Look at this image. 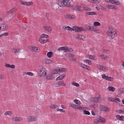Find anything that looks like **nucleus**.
I'll return each instance as SVG.
<instances>
[{
	"label": "nucleus",
	"mask_w": 124,
	"mask_h": 124,
	"mask_svg": "<svg viewBox=\"0 0 124 124\" xmlns=\"http://www.w3.org/2000/svg\"><path fill=\"white\" fill-rule=\"evenodd\" d=\"M98 68L102 70H103L106 71V70H107V69H106L107 67L105 66H103L99 65Z\"/></svg>",
	"instance_id": "23"
},
{
	"label": "nucleus",
	"mask_w": 124,
	"mask_h": 124,
	"mask_svg": "<svg viewBox=\"0 0 124 124\" xmlns=\"http://www.w3.org/2000/svg\"><path fill=\"white\" fill-rule=\"evenodd\" d=\"M59 70V72H62L64 71L65 70V69L63 68H61V69H58Z\"/></svg>",
	"instance_id": "49"
},
{
	"label": "nucleus",
	"mask_w": 124,
	"mask_h": 124,
	"mask_svg": "<svg viewBox=\"0 0 124 124\" xmlns=\"http://www.w3.org/2000/svg\"><path fill=\"white\" fill-rule=\"evenodd\" d=\"M100 109L101 110L106 112L108 111L109 110V108L102 105H100Z\"/></svg>",
	"instance_id": "8"
},
{
	"label": "nucleus",
	"mask_w": 124,
	"mask_h": 124,
	"mask_svg": "<svg viewBox=\"0 0 124 124\" xmlns=\"http://www.w3.org/2000/svg\"><path fill=\"white\" fill-rule=\"evenodd\" d=\"M124 88H120L119 90V91L121 93H123Z\"/></svg>",
	"instance_id": "57"
},
{
	"label": "nucleus",
	"mask_w": 124,
	"mask_h": 124,
	"mask_svg": "<svg viewBox=\"0 0 124 124\" xmlns=\"http://www.w3.org/2000/svg\"><path fill=\"white\" fill-rule=\"evenodd\" d=\"M83 108V107L80 106H78L77 105L76 109H77L79 110H82Z\"/></svg>",
	"instance_id": "47"
},
{
	"label": "nucleus",
	"mask_w": 124,
	"mask_h": 124,
	"mask_svg": "<svg viewBox=\"0 0 124 124\" xmlns=\"http://www.w3.org/2000/svg\"><path fill=\"white\" fill-rule=\"evenodd\" d=\"M48 36L46 34H43L40 36V38H48Z\"/></svg>",
	"instance_id": "34"
},
{
	"label": "nucleus",
	"mask_w": 124,
	"mask_h": 124,
	"mask_svg": "<svg viewBox=\"0 0 124 124\" xmlns=\"http://www.w3.org/2000/svg\"><path fill=\"white\" fill-rule=\"evenodd\" d=\"M57 3L58 5L61 7H63L64 6H65L66 3H65L64 1L63 0L62 1H58L57 2Z\"/></svg>",
	"instance_id": "9"
},
{
	"label": "nucleus",
	"mask_w": 124,
	"mask_h": 124,
	"mask_svg": "<svg viewBox=\"0 0 124 124\" xmlns=\"http://www.w3.org/2000/svg\"><path fill=\"white\" fill-rule=\"evenodd\" d=\"M57 111H60L61 112H65V111L62 109H57Z\"/></svg>",
	"instance_id": "55"
},
{
	"label": "nucleus",
	"mask_w": 124,
	"mask_h": 124,
	"mask_svg": "<svg viewBox=\"0 0 124 124\" xmlns=\"http://www.w3.org/2000/svg\"><path fill=\"white\" fill-rule=\"evenodd\" d=\"M64 1L65 3H66L65 6L67 7H71L72 5H71L70 1L72 0H63Z\"/></svg>",
	"instance_id": "4"
},
{
	"label": "nucleus",
	"mask_w": 124,
	"mask_h": 124,
	"mask_svg": "<svg viewBox=\"0 0 124 124\" xmlns=\"http://www.w3.org/2000/svg\"><path fill=\"white\" fill-rule=\"evenodd\" d=\"M73 51V49L72 48H69L66 47V50L65 52H71Z\"/></svg>",
	"instance_id": "30"
},
{
	"label": "nucleus",
	"mask_w": 124,
	"mask_h": 124,
	"mask_svg": "<svg viewBox=\"0 0 124 124\" xmlns=\"http://www.w3.org/2000/svg\"><path fill=\"white\" fill-rule=\"evenodd\" d=\"M36 118L33 116H29L28 117V122H33L36 120Z\"/></svg>",
	"instance_id": "6"
},
{
	"label": "nucleus",
	"mask_w": 124,
	"mask_h": 124,
	"mask_svg": "<svg viewBox=\"0 0 124 124\" xmlns=\"http://www.w3.org/2000/svg\"><path fill=\"white\" fill-rule=\"evenodd\" d=\"M74 10H77L79 11H81V9L80 8H81V6H75V7H73Z\"/></svg>",
	"instance_id": "17"
},
{
	"label": "nucleus",
	"mask_w": 124,
	"mask_h": 124,
	"mask_svg": "<svg viewBox=\"0 0 124 124\" xmlns=\"http://www.w3.org/2000/svg\"><path fill=\"white\" fill-rule=\"evenodd\" d=\"M103 59L106 60L107 58V56L102 54H101L99 55Z\"/></svg>",
	"instance_id": "21"
},
{
	"label": "nucleus",
	"mask_w": 124,
	"mask_h": 124,
	"mask_svg": "<svg viewBox=\"0 0 124 124\" xmlns=\"http://www.w3.org/2000/svg\"><path fill=\"white\" fill-rule=\"evenodd\" d=\"M74 29L75 31L78 32H80L82 31H85L86 30L84 28L77 26H75Z\"/></svg>",
	"instance_id": "3"
},
{
	"label": "nucleus",
	"mask_w": 124,
	"mask_h": 124,
	"mask_svg": "<svg viewBox=\"0 0 124 124\" xmlns=\"http://www.w3.org/2000/svg\"><path fill=\"white\" fill-rule=\"evenodd\" d=\"M53 53L52 52H48L47 54V56L49 58L51 57L53 55Z\"/></svg>",
	"instance_id": "31"
},
{
	"label": "nucleus",
	"mask_w": 124,
	"mask_h": 124,
	"mask_svg": "<svg viewBox=\"0 0 124 124\" xmlns=\"http://www.w3.org/2000/svg\"><path fill=\"white\" fill-rule=\"evenodd\" d=\"M46 78L48 79H54V77L51 75L48 74L46 76Z\"/></svg>",
	"instance_id": "24"
},
{
	"label": "nucleus",
	"mask_w": 124,
	"mask_h": 124,
	"mask_svg": "<svg viewBox=\"0 0 124 124\" xmlns=\"http://www.w3.org/2000/svg\"><path fill=\"white\" fill-rule=\"evenodd\" d=\"M20 117H14L13 118V119H12L13 120H14L15 121H20Z\"/></svg>",
	"instance_id": "37"
},
{
	"label": "nucleus",
	"mask_w": 124,
	"mask_h": 124,
	"mask_svg": "<svg viewBox=\"0 0 124 124\" xmlns=\"http://www.w3.org/2000/svg\"><path fill=\"white\" fill-rule=\"evenodd\" d=\"M116 112L119 113H124V110L119 109L117 110Z\"/></svg>",
	"instance_id": "46"
},
{
	"label": "nucleus",
	"mask_w": 124,
	"mask_h": 124,
	"mask_svg": "<svg viewBox=\"0 0 124 124\" xmlns=\"http://www.w3.org/2000/svg\"><path fill=\"white\" fill-rule=\"evenodd\" d=\"M44 28L48 32H51L52 31V29L51 27L50 26H44Z\"/></svg>",
	"instance_id": "15"
},
{
	"label": "nucleus",
	"mask_w": 124,
	"mask_h": 124,
	"mask_svg": "<svg viewBox=\"0 0 124 124\" xmlns=\"http://www.w3.org/2000/svg\"><path fill=\"white\" fill-rule=\"evenodd\" d=\"M88 56L89 59H91L95 60L96 59V56H92L90 54L88 55Z\"/></svg>",
	"instance_id": "28"
},
{
	"label": "nucleus",
	"mask_w": 124,
	"mask_h": 124,
	"mask_svg": "<svg viewBox=\"0 0 124 124\" xmlns=\"http://www.w3.org/2000/svg\"><path fill=\"white\" fill-rule=\"evenodd\" d=\"M72 85L75 86L77 87H79V85L78 83H76L75 82H73L72 83Z\"/></svg>",
	"instance_id": "39"
},
{
	"label": "nucleus",
	"mask_w": 124,
	"mask_h": 124,
	"mask_svg": "<svg viewBox=\"0 0 124 124\" xmlns=\"http://www.w3.org/2000/svg\"><path fill=\"white\" fill-rule=\"evenodd\" d=\"M42 38H40L39 39V41L41 43H44L47 42L48 41V40L47 39H42Z\"/></svg>",
	"instance_id": "16"
},
{
	"label": "nucleus",
	"mask_w": 124,
	"mask_h": 124,
	"mask_svg": "<svg viewBox=\"0 0 124 124\" xmlns=\"http://www.w3.org/2000/svg\"><path fill=\"white\" fill-rule=\"evenodd\" d=\"M79 66L82 68L87 70H89L88 68H87V66L85 64L81 63L79 64Z\"/></svg>",
	"instance_id": "13"
},
{
	"label": "nucleus",
	"mask_w": 124,
	"mask_h": 124,
	"mask_svg": "<svg viewBox=\"0 0 124 124\" xmlns=\"http://www.w3.org/2000/svg\"><path fill=\"white\" fill-rule=\"evenodd\" d=\"M108 89L109 91H110L112 92H114L115 90V88L112 86H109L108 87Z\"/></svg>",
	"instance_id": "26"
},
{
	"label": "nucleus",
	"mask_w": 124,
	"mask_h": 124,
	"mask_svg": "<svg viewBox=\"0 0 124 124\" xmlns=\"http://www.w3.org/2000/svg\"><path fill=\"white\" fill-rule=\"evenodd\" d=\"M7 25L5 24H1V26L0 27V28H2V30H6L7 28Z\"/></svg>",
	"instance_id": "19"
},
{
	"label": "nucleus",
	"mask_w": 124,
	"mask_h": 124,
	"mask_svg": "<svg viewBox=\"0 0 124 124\" xmlns=\"http://www.w3.org/2000/svg\"><path fill=\"white\" fill-rule=\"evenodd\" d=\"M2 37L3 36H7L8 35V32H5L2 34H1Z\"/></svg>",
	"instance_id": "51"
},
{
	"label": "nucleus",
	"mask_w": 124,
	"mask_h": 124,
	"mask_svg": "<svg viewBox=\"0 0 124 124\" xmlns=\"http://www.w3.org/2000/svg\"><path fill=\"white\" fill-rule=\"evenodd\" d=\"M93 29H94V30H93V31H94L96 33H99V30H98L95 29L94 28H93Z\"/></svg>",
	"instance_id": "53"
},
{
	"label": "nucleus",
	"mask_w": 124,
	"mask_h": 124,
	"mask_svg": "<svg viewBox=\"0 0 124 124\" xmlns=\"http://www.w3.org/2000/svg\"><path fill=\"white\" fill-rule=\"evenodd\" d=\"M102 78L103 79H104L108 81H111L113 79L112 78L109 77L108 76H106L104 74L102 75Z\"/></svg>",
	"instance_id": "7"
},
{
	"label": "nucleus",
	"mask_w": 124,
	"mask_h": 124,
	"mask_svg": "<svg viewBox=\"0 0 124 124\" xmlns=\"http://www.w3.org/2000/svg\"><path fill=\"white\" fill-rule=\"evenodd\" d=\"M116 34V32L113 31H108L107 32V34L109 38L111 40H112L114 38L115 35Z\"/></svg>",
	"instance_id": "1"
},
{
	"label": "nucleus",
	"mask_w": 124,
	"mask_h": 124,
	"mask_svg": "<svg viewBox=\"0 0 124 124\" xmlns=\"http://www.w3.org/2000/svg\"><path fill=\"white\" fill-rule=\"evenodd\" d=\"M107 7L108 8L113 9L115 10L118 9L117 7L116 6L109 4L107 5Z\"/></svg>",
	"instance_id": "11"
},
{
	"label": "nucleus",
	"mask_w": 124,
	"mask_h": 124,
	"mask_svg": "<svg viewBox=\"0 0 124 124\" xmlns=\"http://www.w3.org/2000/svg\"><path fill=\"white\" fill-rule=\"evenodd\" d=\"M121 117V116L119 115H117L116 116V117L117 118V119L119 120H120L123 121V119H122V118Z\"/></svg>",
	"instance_id": "33"
},
{
	"label": "nucleus",
	"mask_w": 124,
	"mask_h": 124,
	"mask_svg": "<svg viewBox=\"0 0 124 124\" xmlns=\"http://www.w3.org/2000/svg\"><path fill=\"white\" fill-rule=\"evenodd\" d=\"M20 4H21L26 5V6H30L32 4V2H24L22 1H20Z\"/></svg>",
	"instance_id": "5"
},
{
	"label": "nucleus",
	"mask_w": 124,
	"mask_h": 124,
	"mask_svg": "<svg viewBox=\"0 0 124 124\" xmlns=\"http://www.w3.org/2000/svg\"><path fill=\"white\" fill-rule=\"evenodd\" d=\"M108 99L110 101L114 102H115V99L112 97H108Z\"/></svg>",
	"instance_id": "42"
},
{
	"label": "nucleus",
	"mask_w": 124,
	"mask_h": 124,
	"mask_svg": "<svg viewBox=\"0 0 124 124\" xmlns=\"http://www.w3.org/2000/svg\"><path fill=\"white\" fill-rule=\"evenodd\" d=\"M115 4L117 5H119L120 4V2L118 1H116L115 0Z\"/></svg>",
	"instance_id": "48"
},
{
	"label": "nucleus",
	"mask_w": 124,
	"mask_h": 124,
	"mask_svg": "<svg viewBox=\"0 0 124 124\" xmlns=\"http://www.w3.org/2000/svg\"><path fill=\"white\" fill-rule=\"evenodd\" d=\"M59 70H52L51 74H58V73L59 72Z\"/></svg>",
	"instance_id": "25"
},
{
	"label": "nucleus",
	"mask_w": 124,
	"mask_h": 124,
	"mask_svg": "<svg viewBox=\"0 0 124 124\" xmlns=\"http://www.w3.org/2000/svg\"><path fill=\"white\" fill-rule=\"evenodd\" d=\"M115 102H120V99H119L116 98L115 100Z\"/></svg>",
	"instance_id": "63"
},
{
	"label": "nucleus",
	"mask_w": 124,
	"mask_h": 124,
	"mask_svg": "<svg viewBox=\"0 0 124 124\" xmlns=\"http://www.w3.org/2000/svg\"><path fill=\"white\" fill-rule=\"evenodd\" d=\"M101 24L100 23L97 22H95L93 23V25L95 26H100Z\"/></svg>",
	"instance_id": "36"
},
{
	"label": "nucleus",
	"mask_w": 124,
	"mask_h": 124,
	"mask_svg": "<svg viewBox=\"0 0 124 124\" xmlns=\"http://www.w3.org/2000/svg\"><path fill=\"white\" fill-rule=\"evenodd\" d=\"M20 49L18 48H14L12 50V52L14 53H18L19 51L20 50Z\"/></svg>",
	"instance_id": "29"
},
{
	"label": "nucleus",
	"mask_w": 124,
	"mask_h": 124,
	"mask_svg": "<svg viewBox=\"0 0 124 124\" xmlns=\"http://www.w3.org/2000/svg\"><path fill=\"white\" fill-rule=\"evenodd\" d=\"M66 47H65V46H62L58 48V50L59 51L61 50H64V52H65V51L66 50Z\"/></svg>",
	"instance_id": "32"
},
{
	"label": "nucleus",
	"mask_w": 124,
	"mask_h": 124,
	"mask_svg": "<svg viewBox=\"0 0 124 124\" xmlns=\"http://www.w3.org/2000/svg\"><path fill=\"white\" fill-rule=\"evenodd\" d=\"M103 51L104 52L106 53H108L109 52V50H106V49H104L103 50Z\"/></svg>",
	"instance_id": "61"
},
{
	"label": "nucleus",
	"mask_w": 124,
	"mask_h": 124,
	"mask_svg": "<svg viewBox=\"0 0 124 124\" xmlns=\"http://www.w3.org/2000/svg\"><path fill=\"white\" fill-rule=\"evenodd\" d=\"M55 85L56 87L59 86H60V84L59 82H58L55 84Z\"/></svg>",
	"instance_id": "64"
},
{
	"label": "nucleus",
	"mask_w": 124,
	"mask_h": 124,
	"mask_svg": "<svg viewBox=\"0 0 124 124\" xmlns=\"http://www.w3.org/2000/svg\"><path fill=\"white\" fill-rule=\"evenodd\" d=\"M74 101L76 104L78 105H80V101L77 99H75L74 100Z\"/></svg>",
	"instance_id": "38"
},
{
	"label": "nucleus",
	"mask_w": 124,
	"mask_h": 124,
	"mask_svg": "<svg viewBox=\"0 0 124 124\" xmlns=\"http://www.w3.org/2000/svg\"><path fill=\"white\" fill-rule=\"evenodd\" d=\"M74 54H72L71 53L69 54L68 55V56L69 57H74Z\"/></svg>",
	"instance_id": "62"
},
{
	"label": "nucleus",
	"mask_w": 124,
	"mask_h": 124,
	"mask_svg": "<svg viewBox=\"0 0 124 124\" xmlns=\"http://www.w3.org/2000/svg\"><path fill=\"white\" fill-rule=\"evenodd\" d=\"M85 108V107L83 108L82 109V110L83 111L84 114L85 115H89L90 114L89 112L88 111L86 110V108H85V109H84Z\"/></svg>",
	"instance_id": "18"
},
{
	"label": "nucleus",
	"mask_w": 124,
	"mask_h": 124,
	"mask_svg": "<svg viewBox=\"0 0 124 124\" xmlns=\"http://www.w3.org/2000/svg\"><path fill=\"white\" fill-rule=\"evenodd\" d=\"M16 10V9L15 8H13L12 9L9 11H8L7 13L8 14H9L13 12H14Z\"/></svg>",
	"instance_id": "41"
},
{
	"label": "nucleus",
	"mask_w": 124,
	"mask_h": 124,
	"mask_svg": "<svg viewBox=\"0 0 124 124\" xmlns=\"http://www.w3.org/2000/svg\"><path fill=\"white\" fill-rule=\"evenodd\" d=\"M85 10H86L90 11L92 10V9L91 8H88V7L85 8Z\"/></svg>",
	"instance_id": "52"
},
{
	"label": "nucleus",
	"mask_w": 124,
	"mask_h": 124,
	"mask_svg": "<svg viewBox=\"0 0 124 124\" xmlns=\"http://www.w3.org/2000/svg\"><path fill=\"white\" fill-rule=\"evenodd\" d=\"M39 74L41 76H46V73L43 70V68L40 69L39 70Z\"/></svg>",
	"instance_id": "14"
},
{
	"label": "nucleus",
	"mask_w": 124,
	"mask_h": 124,
	"mask_svg": "<svg viewBox=\"0 0 124 124\" xmlns=\"http://www.w3.org/2000/svg\"><path fill=\"white\" fill-rule=\"evenodd\" d=\"M100 97H94L91 100V101L95 102L100 103Z\"/></svg>",
	"instance_id": "10"
},
{
	"label": "nucleus",
	"mask_w": 124,
	"mask_h": 124,
	"mask_svg": "<svg viewBox=\"0 0 124 124\" xmlns=\"http://www.w3.org/2000/svg\"><path fill=\"white\" fill-rule=\"evenodd\" d=\"M86 27L88 30L90 31H93V27H91V26H86Z\"/></svg>",
	"instance_id": "22"
},
{
	"label": "nucleus",
	"mask_w": 124,
	"mask_h": 124,
	"mask_svg": "<svg viewBox=\"0 0 124 124\" xmlns=\"http://www.w3.org/2000/svg\"><path fill=\"white\" fill-rule=\"evenodd\" d=\"M11 114V113L10 111H7L5 112L4 115H9L10 116Z\"/></svg>",
	"instance_id": "44"
},
{
	"label": "nucleus",
	"mask_w": 124,
	"mask_h": 124,
	"mask_svg": "<svg viewBox=\"0 0 124 124\" xmlns=\"http://www.w3.org/2000/svg\"><path fill=\"white\" fill-rule=\"evenodd\" d=\"M52 61L50 60H46L45 62L46 64L50 63L52 62Z\"/></svg>",
	"instance_id": "43"
},
{
	"label": "nucleus",
	"mask_w": 124,
	"mask_h": 124,
	"mask_svg": "<svg viewBox=\"0 0 124 124\" xmlns=\"http://www.w3.org/2000/svg\"><path fill=\"white\" fill-rule=\"evenodd\" d=\"M106 121V120L104 118L101 116H98L97 117V119L94 121V123L97 124L99 123L100 122L103 123Z\"/></svg>",
	"instance_id": "2"
},
{
	"label": "nucleus",
	"mask_w": 124,
	"mask_h": 124,
	"mask_svg": "<svg viewBox=\"0 0 124 124\" xmlns=\"http://www.w3.org/2000/svg\"><path fill=\"white\" fill-rule=\"evenodd\" d=\"M65 76V75H60V76H59L60 77V78L61 79V80L63 78H64Z\"/></svg>",
	"instance_id": "54"
},
{
	"label": "nucleus",
	"mask_w": 124,
	"mask_h": 124,
	"mask_svg": "<svg viewBox=\"0 0 124 124\" xmlns=\"http://www.w3.org/2000/svg\"><path fill=\"white\" fill-rule=\"evenodd\" d=\"M76 106L77 105H74V104H71L70 107L72 108H74L76 109Z\"/></svg>",
	"instance_id": "50"
},
{
	"label": "nucleus",
	"mask_w": 124,
	"mask_h": 124,
	"mask_svg": "<svg viewBox=\"0 0 124 124\" xmlns=\"http://www.w3.org/2000/svg\"><path fill=\"white\" fill-rule=\"evenodd\" d=\"M71 15H67L66 16V17L70 19H72L73 18V17L72 16H72H71Z\"/></svg>",
	"instance_id": "45"
},
{
	"label": "nucleus",
	"mask_w": 124,
	"mask_h": 124,
	"mask_svg": "<svg viewBox=\"0 0 124 124\" xmlns=\"http://www.w3.org/2000/svg\"><path fill=\"white\" fill-rule=\"evenodd\" d=\"M58 106L56 105H54L51 104L50 106V107L52 108H57Z\"/></svg>",
	"instance_id": "40"
},
{
	"label": "nucleus",
	"mask_w": 124,
	"mask_h": 124,
	"mask_svg": "<svg viewBox=\"0 0 124 124\" xmlns=\"http://www.w3.org/2000/svg\"><path fill=\"white\" fill-rule=\"evenodd\" d=\"M10 65L8 64H6L5 65V66L6 67L10 68Z\"/></svg>",
	"instance_id": "60"
},
{
	"label": "nucleus",
	"mask_w": 124,
	"mask_h": 124,
	"mask_svg": "<svg viewBox=\"0 0 124 124\" xmlns=\"http://www.w3.org/2000/svg\"><path fill=\"white\" fill-rule=\"evenodd\" d=\"M0 79H4L3 75L2 74L0 75Z\"/></svg>",
	"instance_id": "59"
},
{
	"label": "nucleus",
	"mask_w": 124,
	"mask_h": 124,
	"mask_svg": "<svg viewBox=\"0 0 124 124\" xmlns=\"http://www.w3.org/2000/svg\"><path fill=\"white\" fill-rule=\"evenodd\" d=\"M84 61L86 63H87L89 65H91V62L89 60L85 59L84 60Z\"/></svg>",
	"instance_id": "35"
},
{
	"label": "nucleus",
	"mask_w": 124,
	"mask_h": 124,
	"mask_svg": "<svg viewBox=\"0 0 124 124\" xmlns=\"http://www.w3.org/2000/svg\"><path fill=\"white\" fill-rule=\"evenodd\" d=\"M93 3H99V0H94Z\"/></svg>",
	"instance_id": "58"
},
{
	"label": "nucleus",
	"mask_w": 124,
	"mask_h": 124,
	"mask_svg": "<svg viewBox=\"0 0 124 124\" xmlns=\"http://www.w3.org/2000/svg\"><path fill=\"white\" fill-rule=\"evenodd\" d=\"M74 37L76 39L82 40H84L82 38H80V35L78 34H76L74 35Z\"/></svg>",
	"instance_id": "20"
},
{
	"label": "nucleus",
	"mask_w": 124,
	"mask_h": 124,
	"mask_svg": "<svg viewBox=\"0 0 124 124\" xmlns=\"http://www.w3.org/2000/svg\"><path fill=\"white\" fill-rule=\"evenodd\" d=\"M27 75H28L31 76L33 75V73L30 72H27Z\"/></svg>",
	"instance_id": "56"
},
{
	"label": "nucleus",
	"mask_w": 124,
	"mask_h": 124,
	"mask_svg": "<svg viewBox=\"0 0 124 124\" xmlns=\"http://www.w3.org/2000/svg\"><path fill=\"white\" fill-rule=\"evenodd\" d=\"M29 48L31 50L34 52H38L39 51V50H38V48L34 46H32L31 47H29Z\"/></svg>",
	"instance_id": "12"
},
{
	"label": "nucleus",
	"mask_w": 124,
	"mask_h": 124,
	"mask_svg": "<svg viewBox=\"0 0 124 124\" xmlns=\"http://www.w3.org/2000/svg\"><path fill=\"white\" fill-rule=\"evenodd\" d=\"M86 14L88 15H95L96 13V12H87Z\"/></svg>",
	"instance_id": "27"
}]
</instances>
